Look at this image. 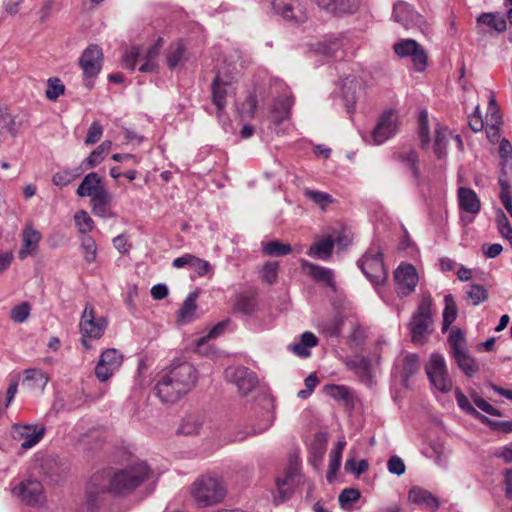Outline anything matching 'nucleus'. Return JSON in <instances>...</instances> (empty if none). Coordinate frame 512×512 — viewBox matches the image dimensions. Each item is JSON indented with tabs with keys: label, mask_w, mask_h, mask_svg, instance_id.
Instances as JSON below:
<instances>
[{
	"label": "nucleus",
	"mask_w": 512,
	"mask_h": 512,
	"mask_svg": "<svg viewBox=\"0 0 512 512\" xmlns=\"http://www.w3.org/2000/svg\"><path fill=\"white\" fill-rule=\"evenodd\" d=\"M149 475L150 468L145 462H135L117 471L97 472L90 478L86 493L90 500L107 491L114 494L130 493L141 485Z\"/></svg>",
	"instance_id": "obj_1"
},
{
	"label": "nucleus",
	"mask_w": 512,
	"mask_h": 512,
	"mask_svg": "<svg viewBox=\"0 0 512 512\" xmlns=\"http://www.w3.org/2000/svg\"><path fill=\"white\" fill-rule=\"evenodd\" d=\"M197 380V370L191 363L173 361L159 374L155 392L161 402L176 403L196 386Z\"/></svg>",
	"instance_id": "obj_2"
},
{
	"label": "nucleus",
	"mask_w": 512,
	"mask_h": 512,
	"mask_svg": "<svg viewBox=\"0 0 512 512\" xmlns=\"http://www.w3.org/2000/svg\"><path fill=\"white\" fill-rule=\"evenodd\" d=\"M190 494L198 507H209L225 498L226 486L221 478L205 474L192 483Z\"/></svg>",
	"instance_id": "obj_3"
},
{
	"label": "nucleus",
	"mask_w": 512,
	"mask_h": 512,
	"mask_svg": "<svg viewBox=\"0 0 512 512\" xmlns=\"http://www.w3.org/2000/svg\"><path fill=\"white\" fill-rule=\"evenodd\" d=\"M358 265L363 274L374 285H380L387 279V272L379 247L369 249L359 260Z\"/></svg>",
	"instance_id": "obj_4"
},
{
	"label": "nucleus",
	"mask_w": 512,
	"mask_h": 512,
	"mask_svg": "<svg viewBox=\"0 0 512 512\" xmlns=\"http://www.w3.org/2000/svg\"><path fill=\"white\" fill-rule=\"evenodd\" d=\"M425 369L431 384L438 391L448 393L452 390L453 381L449 376L446 362L442 355L432 354Z\"/></svg>",
	"instance_id": "obj_5"
},
{
	"label": "nucleus",
	"mask_w": 512,
	"mask_h": 512,
	"mask_svg": "<svg viewBox=\"0 0 512 512\" xmlns=\"http://www.w3.org/2000/svg\"><path fill=\"white\" fill-rule=\"evenodd\" d=\"M431 300L424 298L419 304L416 314L410 322L412 341L421 344L432 331Z\"/></svg>",
	"instance_id": "obj_6"
},
{
	"label": "nucleus",
	"mask_w": 512,
	"mask_h": 512,
	"mask_svg": "<svg viewBox=\"0 0 512 512\" xmlns=\"http://www.w3.org/2000/svg\"><path fill=\"white\" fill-rule=\"evenodd\" d=\"M398 114L395 110L384 111L370 133L371 143L380 145L393 137L398 131Z\"/></svg>",
	"instance_id": "obj_7"
},
{
	"label": "nucleus",
	"mask_w": 512,
	"mask_h": 512,
	"mask_svg": "<svg viewBox=\"0 0 512 512\" xmlns=\"http://www.w3.org/2000/svg\"><path fill=\"white\" fill-rule=\"evenodd\" d=\"M103 54L97 45L88 46L82 53L79 64L83 70L85 85L91 89L93 79L99 74L102 68Z\"/></svg>",
	"instance_id": "obj_8"
},
{
	"label": "nucleus",
	"mask_w": 512,
	"mask_h": 512,
	"mask_svg": "<svg viewBox=\"0 0 512 512\" xmlns=\"http://www.w3.org/2000/svg\"><path fill=\"white\" fill-rule=\"evenodd\" d=\"M394 52L401 58L409 57L416 71L422 72L427 66L428 56L415 40L403 39L394 44Z\"/></svg>",
	"instance_id": "obj_9"
},
{
	"label": "nucleus",
	"mask_w": 512,
	"mask_h": 512,
	"mask_svg": "<svg viewBox=\"0 0 512 512\" xmlns=\"http://www.w3.org/2000/svg\"><path fill=\"white\" fill-rule=\"evenodd\" d=\"M79 327L83 337L100 339L106 330L107 322L105 318L96 316L91 304H86L81 315Z\"/></svg>",
	"instance_id": "obj_10"
},
{
	"label": "nucleus",
	"mask_w": 512,
	"mask_h": 512,
	"mask_svg": "<svg viewBox=\"0 0 512 512\" xmlns=\"http://www.w3.org/2000/svg\"><path fill=\"white\" fill-rule=\"evenodd\" d=\"M46 427L43 424H14L11 428L13 439L22 441L21 448L30 449L44 437Z\"/></svg>",
	"instance_id": "obj_11"
},
{
	"label": "nucleus",
	"mask_w": 512,
	"mask_h": 512,
	"mask_svg": "<svg viewBox=\"0 0 512 512\" xmlns=\"http://www.w3.org/2000/svg\"><path fill=\"white\" fill-rule=\"evenodd\" d=\"M225 378L234 383L243 396L248 395L258 385L256 374L243 366L227 368Z\"/></svg>",
	"instance_id": "obj_12"
},
{
	"label": "nucleus",
	"mask_w": 512,
	"mask_h": 512,
	"mask_svg": "<svg viewBox=\"0 0 512 512\" xmlns=\"http://www.w3.org/2000/svg\"><path fill=\"white\" fill-rule=\"evenodd\" d=\"M122 362L123 356L118 350L114 348L104 350L95 367L97 379L101 382L107 381L120 368Z\"/></svg>",
	"instance_id": "obj_13"
},
{
	"label": "nucleus",
	"mask_w": 512,
	"mask_h": 512,
	"mask_svg": "<svg viewBox=\"0 0 512 512\" xmlns=\"http://www.w3.org/2000/svg\"><path fill=\"white\" fill-rule=\"evenodd\" d=\"M14 496L29 505L42 504L45 500L42 484L37 480H26L12 488Z\"/></svg>",
	"instance_id": "obj_14"
},
{
	"label": "nucleus",
	"mask_w": 512,
	"mask_h": 512,
	"mask_svg": "<svg viewBox=\"0 0 512 512\" xmlns=\"http://www.w3.org/2000/svg\"><path fill=\"white\" fill-rule=\"evenodd\" d=\"M272 7L285 19L302 23L307 19V12L298 0H273Z\"/></svg>",
	"instance_id": "obj_15"
},
{
	"label": "nucleus",
	"mask_w": 512,
	"mask_h": 512,
	"mask_svg": "<svg viewBox=\"0 0 512 512\" xmlns=\"http://www.w3.org/2000/svg\"><path fill=\"white\" fill-rule=\"evenodd\" d=\"M398 293L406 296L415 290L418 283L416 269L410 264H401L394 272Z\"/></svg>",
	"instance_id": "obj_16"
},
{
	"label": "nucleus",
	"mask_w": 512,
	"mask_h": 512,
	"mask_svg": "<svg viewBox=\"0 0 512 512\" xmlns=\"http://www.w3.org/2000/svg\"><path fill=\"white\" fill-rule=\"evenodd\" d=\"M22 244L18 252L21 260L36 254L39 243L41 241V233L37 231L31 223H26L21 233Z\"/></svg>",
	"instance_id": "obj_17"
},
{
	"label": "nucleus",
	"mask_w": 512,
	"mask_h": 512,
	"mask_svg": "<svg viewBox=\"0 0 512 512\" xmlns=\"http://www.w3.org/2000/svg\"><path fill=\"white\" fill-rule=\"evenodd\" d=\"M20 125L5 106H0V145L16 138Z\"/></svg>",
	"instance_id": "obj_18"
},
{
	"label": "nucleus",
	"mask_w": 512,
	"mask_h": 512,
	"mask_svg": "<svg viewBox=\"0 0 512 512\" xmlns=\"http://www.w3.org/2000/svg\"><path fill=\"white\" fill-rule=\"evenodd\" d=\"M172 266L177 269L189 266L201 277L213 273V268L208 261L198 258L193 254H184L181 257L175 258Z\"/></svg>",
	"instance_id": "obj_19"
},
{
	"label": "nucleus",
	"mask_w": 512,
	"mask_h": 512,
	"mask_svg": "<svg viewBox=\"0 0 512 512\" xmlns=\"http://www.w3.org/2000/svg\"><path fill=\"white\" fill-rule=\"evenodd\" d=\"M322 10L333 15L351 14L357 11L359 0H313Z\"/></svg>",
	"instance_id": "obj_20"
},
{
	"label": "nucleus",
	"mask_w": 512,
	"mask_h": 512,
	"mask_svg": "<svg viewBox=\"0 0 512 512\" xmlns=\"http://www.w3.org/2000/svg\"><path fill=\"white\" fill-rule=\"evenodd\" d=\"M107 192L108 191L101 183V178L95 172L88 173L76 191L79 197H90L91 200Z\"/></svg>",
	"instance_id": "obj_21"
},
{
	"label": "nucleus",
	"mask_w": 512,
	"mask_h": 512,
	"mask_svg": "<svg viewBox=\"0 0 512 512\" xmlns=\"http://www.w3.org/2000/svg\"><path fill=\"white\" fill-rule=\"evenodd\" d=\"M411 503L419 505L424 510L435 512L439 507L438 499L428 490L421 487H412L408 493Z\"/></svg>",
	"instance_id": "obj_22"
},
{
	"label": "nucleus",
	"mask_w": 512,
	"mask_h": 512,
	"mask_svg": "<svg viewBox=\"0 0 512 512\" xmlns=\"http://www.w3.org/2000/svg\"><path fill=\"white\" fill-rule=\"evenodd\" d=\"M394 20L409 29L421 22V15L415 12L411 6L405 2H398L393 9Z\"/></svg>",
	"instance_id": "obj_23"
},
{
	"label": "nucleus",
	"mask_w": 512,
	"mask_h": 512,
	"mask_svg": "<svg viewBox=\"0 0 512 512\" xmlns=\"http://www.w3.org/2000/svg\"><path fill=\"white\" fill-rule=\"evenodd\" d=\"M459 207L473 216L481 210V201L476 192L470 188L460 187L457 191Z\"/></svg>",
	"instance_id": "obj_24"
},
{
	"label": "nucleus",
	"mask_w": 512,
	"mask_h": 512,
	"mask_svg": "<svg viewBox=\"0 0 512 512\" xmlns=\"http://www.w3.org/2000/svg\"><path fill=\"white\" fill-rule=\"evenodd\" d=\"M301 264L304 269H308V274L315 281L322 282L330 287H334V274L331 269L313 264L306 260H302Z\"/></svg>",
	"instance_id": "obj_25"
},
{
	"label": "nucleus",
	"mask_w": 512,
	"mask_h": 512,
	"mask_svg": "<svg viewBox=\"0 0 512 512\" xmlns=\"http://www.w3.org/2000/svg\"><path fill=\"white\" fill-rule=\"evenodd\" d=\"M318 343L317 337L311 332H304L300 336L299 342H294L289 345V349L295 355L300 357L310 356V348L316 346Z\"/></svg>",
	"instance_id": "obj_26"
},
{
	"label": "nucleus",
	"mask_w": 512,
	"mask_h": 512,
	"mask_svg": "<svg viewBox=\"0 0 512 512\" xmlns=\"http://www.w3.org/2000/svg\"><path fill=\"white\" fill-rule=\"evenodd\" d=\"M293 105V100L290 96H283L278 98L272 108V119L276 124H280L290 115V109Z\"/></svg>",
	"instance_id": "obj_27"
},
{
	"label": "nucleus",
	"mask_w": 512,
	"mask_h": 512,
	"mask_svg": "<svg viewBox=\"0 0 512 512\" xmlns=\"http://www.w3.org/2000/svg\"><path fill=\"white\" fill-rule=\"evenodd\" d=\"M112 142L106 140L102 142L90 155L83 161L84 169H91L100 164L111 150Z\"/></svg>",
	"instance_id": "obj_28"
},
{
	"label": "nucleus",
	"mask_w": 512,
	"mask_h": 512,
	"mask_svg": "<svg viewBox=\"0 0 512 512\" xmlns=\"http://www.w3.org/2000/svg\"><path fill=\"white\" fill-rule=\"evenodd\" d=\"M197 293H190L184 300L181 308L177 314V321L180 324H186L193 320L195 311L197 309Z\"/></svg>",
	"instance_id": "obj_29"
},
{
	"label": "nucleus",
	"mask_w": 512,
	"mask_h": 512,
	"mask_svg": "<svg viewBox=\"0 0 512 512\" xmlns=\"http://www.w3.org/2000/svg\"><path fill=\"white\" fill-rule=\"evenodd\" d=\"M333 251V241L328 235L322 240L315 242L308 250L307 254L321 260H328Z\"/></svg>",
	"instance_id": "obj_30"
},
{
	"label": "nucleus",
	"mask_w": 512,
	"mask_h": 512,
	"mask_svg": "<svg viewBox=\"0 0 512 512\" xmlns=\"http://www.w3.org/2000/svg\"><path fill=\"white\" fill-rule=\"evenodd\" d=\"M229 84L220 80L219 76H216L212 83V100L218 110H223L226 106V96L228 94Z\"/></svg>",
	"instance_id": "obj_31"
},
{
	"label": "nucleus",
	"mask_w": 512,
	"mask_h": 512,
	"mask_svg": "<svg viewBox=\"0 0 512 512\" xmlns=\"http://www.w3.org/2000/svg\"><path fill=\"white\" fill-rule=\"evenodd\" d=\"M477 24L478 27L485 25L496 32L505 31L507 26L505 18L497 13H482L477 18Z\"/></svg>",
	"instance_id": "obj_32"
},
{
	"label": "nucleus",
	"mask_w": 512,
	"mask_h": 512,
	"mask_svg": "<svg viewBox=\"0 0 512 512\" xmlns=\"http://www.w3.org/2000/svg\"><path fill=\"white\" fill-rule=\"evenodd\" d=\"M203 422L201 415H188L182 420L178 432L187 436L197 435L203 426Z\"/></svg>",
	"instance_id": "obj_33"
},
{
	"label": "nucleus",
	"mask_w": 512,
	"mask_h": 512,
	"mask_svg": "<svg viewBox=\"0 0 512 512\" xmlns=\"http://www.w3.org/2000/svg\"><path fill=\"white\" fill-rule=\"evenodd\" d=\"M111 201V195L109 192L105 194H100L96 196V198L91 200L92 204V212L94 215L102 217V218H109L113 216V213L109 209V203Z\"/></svg>",
	"instance_id": "obj_34"
},
{
	"label": "nucleus",
	"mask_w": 512,
	"mask_h": 512,
	"mask_svg": "<svg viewBox=\"0 0 512 512\" xmlns=\"http://www.w3.org/2000/svg\"><path fill=\"white\" fill-rule=\"evenodd\" d=\"M169 68L173 69L186 60V49L181 42L169 46L166 56Z\"/></svg>",
	"instance_id": "obj_35"
},
{
	"label": "nucleus",
	"mask_w": 512,
	"mask_h": 512,
	"mask_svg": "<svg viewBox=\"0 0 512 512\" xmlns=\"http://www.w3.org/2000/svg\"><path fill=\"white\" fill-rule=\"evenodd\" d=\"M297 474L295 471H289L283 478L277 479V489L280 501H285L293 491L296 484Z\"/></svg>",
	"instance_id": "obj_36"
},
{
	"label": "nucleus",
	"mask_w": 512,
	"mask_h": 512,
	"mask_svg": "<svg viewBox=\"0 0 512 512\" xmlns=\"http://www.w3.org/2000/svg\"><path fill=\"white\" fill-rule=\"evenodd\" d=\"M24 376L23 385H26L31 389L36 387L43 389L48 382V377L38 369H26L24 371Z\"/></svg>",
	"instance_id": "obj_37"
},
{
	"label": "nucleus",
	"mask_w": 512,
	"mask_h": 512,
	"mask_svg": "<svg viewBox=\"0 0 512 512\" xmlns=\"http://www.w3.org/2000/svg\"><path fill=\"white\" fill-rule=\"evenodd\" d=\"M445 308L443 311V324L442 331L445 332L448 330L450 325L456 320L457 317V305L454 300V297L451 294H447L444 298Z\"/></svg>",
	"instance_id": "obj_38"
},
{
	"label": "nucleus",
	"mask_w": 512,
	"mask_h": 512,
	"mask_svg": "<svg viewBox=\"0 0 512 512\" xmlns=\"http://www.w3.org/2000/svg\"><path fill=\"white\" fill-rule=\"evenodd\" d=\"M346 442L344 439H341L337 442L335 448L331 451L330 454V462H329V470L327 474V479L332 481L336 472L338 471L341 464V457L343 450L345 448Z\"/></svg>",
	"instance_id": "obj_39"
},
{
	"label": "nucleus",
	"mask_w": 512,
	"mask_h": 512,
	"mask_svg": "<svg viewBox=\"0 0 512 512\" xmlns=\"http://www.w3.org/2000/svg\"><path fill=\"white\" fill-rule=\"evenodd\" d=\"M449 343L451 346L453 358L468 351L466 348L464 333L459 328H454L451 330L449 335Z\"/></svg>",
	"instance_id": "obj_40"
},
{
	"label": "nucleus",
	"mask_w": 512,
	"mask_h": 512,
	"mask_svg": "<svg viewBox=\"0 0 512 512\" xmlns=\"http://www.w3.org/2000/svg\"><path fill=\"white\" fill-rule=\"evenodd\" d=\"M163 40L159 38L156 43L149 48V50L145 54V62L139 67L141 72H153L157 68V64L155 62L156 57L158 56L159 49L162 46Z\"/></svg>",
	"instance_id": "obj_41"
},
{
	"label": "nucleus",
	"mask_w": 512,
	"mask_h": 512,
	"mask_svg": "<svg viewBox=\"0 0 512 512\" xmlns=\"http://www.w3.org/2000/svg\"><path fill=\"white\" fill-rule=\"evenodd\" d=\"M458 367L464 372V374L468 377L473 376L479 370V365L476 360L468 353H463L454 357Z\"/></svg>",
	"instance_id": "obj_42"
},
{
	"label": "nucleus",
	"mask_w": 512,
	"mask_h": 512,
	"mask_svg": "<svg viewBox=\"0 0 512 512\" xmlns=\"http://www.w3.org/2000/svg\"><path fill=\"white\" fill-rule=\"evenodd\" d=\"M341 44L338 39H325L313 45V50L325 57H332L340 49Z\"/></svg>",
	"instance_id": "obj_43"
},
{
	"label": "nucleus",
	"mask_w": 512,
	"mask_h": 512,
	"mask_svg": "<svg viewBox=\"0 0 512 512\" xmlns=\"http://www.w3.org/2000/svg\"><path fill=\"white\" fill-rule=\"evenodd\" d=\"M362 84L356 77H346L343 80L342 92L347 101L355 103L357 93L361 90Z\"/></svg>",
	"instance_id": "obj_44"
},
{
	"label": "nucleus",
	"mask_w": 512,
	"mask_h": 512,
	"mask_svg": "<svg viewBox=\"0 0 512 512\" xmlns=\"http://www.w3.org/2000/svg\"><path fill=\"white\" fill-rule=\"evenodd\" d=\"M292 248L289 244L274 240L263 243V253L267 256L279 257L289 254Z\"/></svg>",
	"instance_id": "obj_45"
},
{
	"label": "nucleus",
	"mask_w": 512,
	"mask_h": 512,
	"mask_svg": "<svg viewBox=\"0 0 512 512\" xmlns=\"http://www.w3.org/2000/svg\"><path fill=\"white\" fill-rule=\"evenodd\" d=\"M419 370V360L414 354L407 355L403 362L402 381L407 386L409 378Z\"/></svg>",
	"instance_id": "obj_46"
},
{
	"label": "nucleus",
	"mask_w": 512,
	"mask_h": 512,
	"mask_svg": "<svg viewBox=\"0 0 512 512\" xmlns=\"http://www.w3.org/2000/svg\"><path fill=\"white\" fill-rule=\"evenodd\" d=\"M303 193L305 197L320 206L322 210H325L326 207L333 202L331 195L326 192L306 188Z\"/></svg>",
	"instance_id": "obj_47"
},
{
	"label": "nucleus",
	"mask_w": 512,
	"mask_h": 512,
	"mask_svg": "<svg viewBox=\"0 0 512 512\" xmlns=\"http://www.w3.org/2000/svg\"><path fill=\"white\" fill-rule=\"evenodd\" d=\"M447 129L438 126L435 129L434 152L441 159L446 155Z\"/></svg>",
	"instance_id": "obj_48"
},
{
	"label": "nucleus",
	"mask_w": 512,
	"mask_h": 512,
	"mask_svg": "<svg viewBox=\"0 0 512 512\" xmlns=\"http://www.w3.org/2000/svg\"><path fill=\"white\" fill-rule=\"evenodd\" d=\"M469 302L476 306L484 302L488 298L487 290L480 284H472L466 291Z\"/></svg>",
	"instance_id": "obj_49"
},
{
	"label": "nucleus",
	"mask_w": 512,
	"mask_h": 512,
	"mask_svg": "<svg viewBox=\"0 0 512 512\" xmlns=\"http://www.w3.org/2000/svg\"><path fill=\"white\" fill-rule=\"evenodd\" d=\"M324 393L335 400H341L345 403H348L351 400L348 388L342 385H326L324 387Z\"/></svg>",
	"instance_id": "obj_50"
},
{
	"label": "nucleus",
	"mask_w": 512,
	"mask_h": 512,
	"mask_svg": "<svg viewBox=\"0 0 512 512\" xmlns=\"http://www.w3.org/2000/svg\"><path fill=\"white\" fill-rule=\"evenodd\" d=\"M272 423L273 419L270 417L269 419H267L266 423L259 428L253 426L245 430H239L235 433L233 441L242 442L250 436L259 435L265 432L272 425Z\"/></svg>",
	"instance_id": "obj_51"
},
{
	"label": "nucleus",
	"mask_w": 512,
	"mask_h": 512,
	"mask_svg": "<svg viewBox=\"0 0 512 512\" xmlns=\"http://www.w3.org/2000/svg\"><path fill=\"white\" fill-rule=\"evenodd\" d=\"M81 248L86 262L92 263L96 260L97 245L92 237L87 235L83 236L81 239Z\"/></svg>",
	"instance_id": "obj_52"
},
{
	"label": "nucleus",
	"mask_w": 512,
	"mask_h": 512,
	"mask_svg": "<svg viewBox=\"0 0 512 512\" xmlns=\"http://www.w3.org/2000/svg\"><path fill=\"white\" fill-rule=\"evenodd\" d=\"M31 313V306L28 302H22L16 306H14L10 311V319L14 323H23L25 322Z\"/></svg>",
	"instance_id": "obj_53"
},
{
	"label": "nucleus",
	"mask_w": 512,
	"mask_h": 512,
	"mask_svg": "<svg viewBox=\"0 0 512 512\" xmlns=\"http://www.w3.org/2000/svg\"><path fill=\"white\" fill-rule=\"evenodd\" d=\"M496 223L499 233L512 245V226L502 210L497 212Z\"/></svg>",
	"instance_id": "obj_54"
},
{
	"label": "nucleus",
	"mask_w": 512,
	"mask_h": 512,
	"mask_svg": "<svg viewBox=\"0 0 512 512\" xmlns=\"http://www.w3.org/2000/svg\"><path fill=\"white\" fill-rule=\"evenodd\" d=\"M82 170L77 168L74 171L63 170L57 172L53 176V183L57 186H66L70 184L76 177L80 176Z\"/></svg>",
	"instance_id": "obj_55"
},
{
	"label": "nucleus",
	"mask_w": 512,
	"mask_h": 512,
	"mask_svg": "<svg viewBox=\"0 0 512 512\" xmlns=\"http://www.w3.org/2000/svg\"><path fill=\"white\" fill-rule=\"evenodd\" d=\"M65 92V86L58 78H50L47 81V90H46V97L51 100L55 101L60 95H63Z\"/></svg>",
	"instance_id": "obj_56"
},
{
	"label": "nucleus",
	"mask_w": 512,
	"mask_h": 512,
	"mask_svg": "<svg viewBox=\"0 0 512 512\" xmlns=\"http://www.w3.org/2000/svg\"><path fill=\"white\" fill-rule=\"evenodd\" d=\"M75 223L81 234H87L93 229V220L84 210L77 212L74 216Z\"/></svg>",
	"instance_id": "obj_57"
},
{
	"label": "nucleus",
	"mask_w": 512,
	"mask_h": 512,
	"mask_svg": "<svg viewBox=\"0 0 512 512\" xmlns=\"http://www.w3.org/2000/svg\"><path fill=\"white\" fill-rule=\"evenodd\" d=\"M343 326V319L341 317H334L322 324V332L330 337L339 336Z\"/></svg>",
	"instance_id": "obj_58"
},
{
	"label": "nucleus",
	"mask_w": 512,
	"mask_h": 512,
	"mask_svg": "<svg viewBox=\"0 0 512 512\" xmlns=\"http://www.w3.org/2000/svg\"><path fill=\"white\" fill-rule=\"evenodd\" d=\"M456 400H457V404L459 405V407L464 410L466 413L472 415V416H475L477 418H480L482 420H486L487 418L483 415H481L474 407L473 405L469 402V400L467 399V397L459 390L457 389L456 392Z\"/></svg>",
	"instance_id": "obj_59"
},
{
	"label": "nucleus",
	"mask_w": 512,
	"mask_h": 512,
	"mask_svg": "<svg viewBox=\"0 0 512 512\" xmlns=\"http://www.w3.org/2000/svg\"><path fill=\"white\" fill-rule=\"evenodd\" d=\"M141 53L140 48L133 46L128 48L123 56V67L134 70L138 60L140 59Z\"/></svg>",
	"instance_id": "obj_60"
},
{
	"label": "nucleus",
	"mask_w": 512,
	"mask_h": 512,
	"mask_svg": "<svg viewBox=\"0 0 512 512\" xmlns=\"http://www.w3.org/2000/svg\"><path fill=\"white\" fill-rule=\"evenodd\" d=\"M500 194L499 198L506 210L512 208V189L507 181L499 179Z\"/></svg>",
	"instance_id": "obj_61"
},
{
	"label": "nucleus",
	"mask_w": 512,
	"mask_h": 512,
	"mask_svg": "<svg viewBox=\"0 0 512 512\" xmlns=\"http://www.w3.org/2000/svg\"><path fill=\"white\" fill-rule=\"evenodd\" d=\"M225 328V322L218 323L214 326L207 335L198 338L195 341V348L199 351L201 347L206 344L210 339L218 337Z\"/></svg>",
	"instance_id": "obj_62"
},
{
	"label": "nucleus",
	"mask_w": 512,
	"mask_h": 512,
	"mask_svg": "<svg viewBox=\"0 0 512 512\" xmlns=\"http://www.w3.org/2000/svg\"><path fill=\"white\" fill-rule=\"evenodd\" d=\"M257 108L256 96L249 94L246 100L239 107V113L242 117H253Z\"/></svg>",
	"instance_id": "obj_63"
},
{
	"label": "nucleus",
	"mask_w": 512,
	"mask_h": 512,
	"mask_svg": "<svg viewBox=\"0 0 512 512\" xmlns=\"http://www.w3.org/2000/svg\"><path fill=\"white\" fill-rule=\"evenodd\" d=\"M103 135V128L98 122H93L88 129L87 136L85 138L86 145H92L98 142Z\"/></svg>",
	"instance_id": "obj_64"
}]
</instances>
